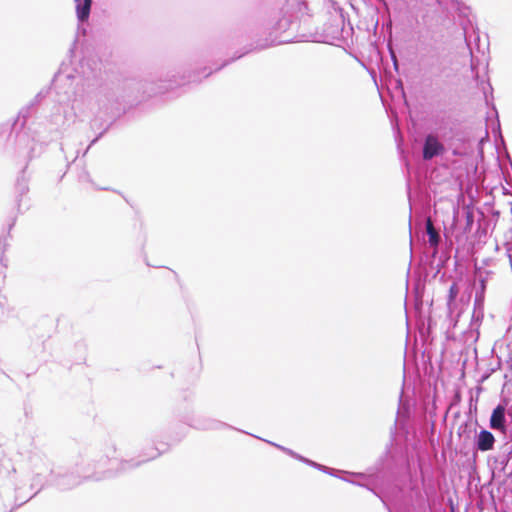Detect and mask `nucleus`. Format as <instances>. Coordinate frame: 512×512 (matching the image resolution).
Here are the masks:
<instances>
[{
	"label": "nucleus",
	"instance_id": "nucleus-1",
	"mask_svg": "<svg viewBox=\"0 0 512 512\" xmlns=\"http://www.w3.org/2000/svg\"><path fill=\"white\" fill-rule=\"evenodd\" d=\"M444 150V146L438 141L434 135H428L425 139L423 147V158L430 160L434 156L440 154Z\"/></svg>",
	"mask_w": 512,
	"mask_h": 512
},
{
	"label": "nucleus",
	"instance_id": "nucleus-2",
	"mask_svg": "<svg viewBox=\"0 0 512 512\" xmlns=\"http://www.w3.org/2000/svg\"><path fill=\"white\" fill-rule=\"evenodd\" d=\"M490 426L492 429L505 431V407L498 405L492 412L490 418Z\"/></svg>",
	"mask_w": 512,
	"mask_h": 512
},
{
	"label": "nucleus",
	"instance_id": "nucleus-3",
	"mask_svg": "<svg viewBox=\"0 0 512 512\" xmlns=\"http://www.w3.org/2000/svg\"><path fill=\"white\" fill-rule=\"evenodd\" d=\"M495 438L493 434L487 430L480 431L477 440V448L480 451L491 450L494 446Z\"/></svg>",
	"mask_w": 512,
	"mask_h": 512
},
{
	"label": "nucleus",
	"instance_id": "nucleus-4",
	"mask_svg": "<svg viewBox=\"0 0 512 512\" xmlns=\"http://www.w3.org/2000/svg\"><path fill=\"white\" fill-rule=\"evenodd\" d=\"M76 2L77 17L80 21H86L90 14L92 0H74Z\"/></svg>",
	"mask_w": 512,
	"mask_h": 512
},
{
	"label": "nucleus",
	"instance_id": "nucleus-5",
	"mask_svg": "<svg viewBox=\"0 0 512 512\" xmlns=\"http://www.w3.org/2000/svg\"><path fill=\"white\" fill-rule=\"evenodd\" d=\"M426 231L429 237V244L433 247H437L440 242V236L430 218L426 221Z\"/></svg>",
	"mask_w": 512,
	"mask_h": 512
},
{
	"label": "nucleus",
	"instance_id": "nucleus-6",
	"mask_svg": "<svg viewBox=\"0 0 512 512\" xmlns=\"http://www.w3.org/2000/svg\"><path fill=\"white\" fill-rule=\"evenodd\" d=\"M459 294V288L456 283H453L449 288L448 304L451 305Z\"/></svg>",
	"mask_w": 512,
	"mask_h": 512
},
{
	"label": "nucleus",
	"instance_id": "nucleus-7",
	"mask_svg": "<svg viewBox=\"0 0 512 512\" xmlns=\"http://www.w3.org/2000/svg\"><path fill=\"white\" fill-rule=\"evenodd\" d=\"M473 221H474L473 212L468 210L466 212V226H467L468 229L471 228V226L473 224Z\"/></svg>",
	"mask_w": 512,
	"mask_h": 512
},
{
	"label": "nucleus",
	"instance_id": "nucleus-8",
	"mask_svg": "<svg viewBox=\"0 0 512 512\" xmlns=\"http://www.w3.org/2000/svg\"><path fill=\"white\" fill-rule=\"evenodd\" d=\"M507 365H508L509 371L512 373V354L509 356V358L507 360Z\"/></svg>",
	"mask_w": 512,
	"mask_h": 512
}]
</instances>
